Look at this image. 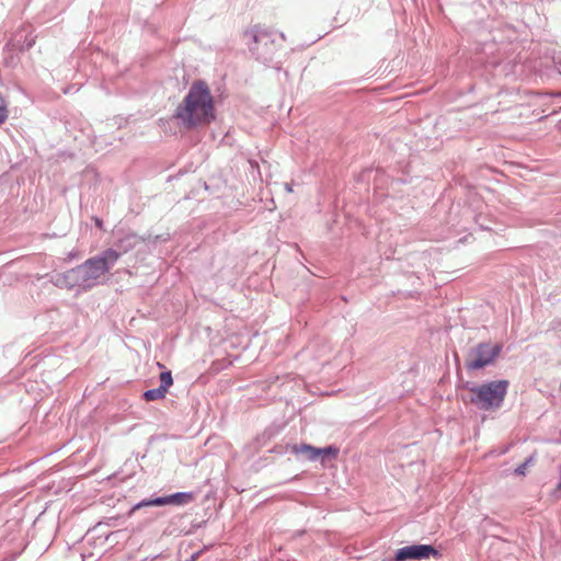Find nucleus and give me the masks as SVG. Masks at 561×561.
<instances>
[{
    "mask_svg": "<svg viewBox=\"0 0 561 561\" xmlns=\"http://www.w3.org/2000/svg\"><path fill=\"white\" fill-rule=\"evenodd\" d=\"M173 118L186 129L209 125L216 119L215 100L204 80L193 81L182 103L174 110Z\"/></svg>",
    "mask_w": 561,
    "mask_h": 561,
    "instance_id": "f257e3e1",
    "label": "nucleus"
},
{
    "mask_svg": "<svg viewBox=\"0 0 561 561\" xmlns=\"http://www.w3.org/2000/svg\"><path fill=\"white\" fill-rule=\"evenodd\" d=\"M533 462H534V456H529L528 458L525 459L524 462H522L520 465H518L515 468V470H514L515 474L525 476L528 466Z\"/></svg>",
    "mask_w": 561,
    "mask_h": 561,
    "instance_id": "f3484780",
    "label": "nucleus"
},
{
    "mask_svg": "<svg viewBox=\"0 0 561 561\" xmlns=\"http://www.w3.org/2000/svg\"><path fill=\"white\" fill-rule=\"evenodd\" d=\"M286 188H287V191H289V192L291 191V188H290V186H289V185H286Z\"/></svg>",
    "mask_w": 561,
    "mask_h": 561,
    "instance_id": "b1692460",
    "label": "nucleus"
},
{
    "mask_svg": "<svg viewBox=\"0 0 561 561\" xmlns=\"http://www.w3.org/2000/svg\"><path fill=\"white\" fill-rule=\"evenodd\" d=\"M93 221L99 229H103V220L99 217H93Z\"/></svg>",
    "mask_w": 561,
    "mask_h": 561,
    "instance_id": "aec40b11",
    "label": "nucleus"
},
{
    "mask_svg": "<svg viewBox=\"0 0 561 561\" xmlns=\"http://www.w3.org/2000/svg\"><path fill=\"white\" fill-rule=\"evenodd\" d=\"M442 553L433 545L413 543L396 550L393 557L382 561H422L438 558Z\"/></svg>",
    "mask_w": 561,
    "mask_h": 561,
    "instance_id": "423d86ee",
    "label": "nucleus"
},
{
    "mask_svg": "<svg viewBox=\"0 0 561 561\" xmlns=\"http://www.w3.org/2000/svg\"><path fill=\"white\" fill-rule=\"evenodd\" d=\"M195 499L194 492L182 491L167 495L168 505L172 506H185L193 502Z\"/></svg>",
    "mask_w": 561,
    "mask_h": 561,
    "instance_id": "9d476101",
    "label": "nucleus"
},
{
    "mask_svg": "<svg viewBox=\"0 0 561 561\" xmlns=\"http://www.w3.org/2000/svg\"><path fill=\"white\" fill-rule=\"evenodd\" d=\"M561 491V480H559V482L557 483V486L553 491V494H556L557 492Z\"/></svg>",
    "mask_w": 561,
    "mask_h": 561,
    "instance_id": "4be33fe9",
    "label": "nucleus"
},
{
    "mask_svg": "<svg viewBox=\"0 0 561 561\" xmlns=\"http://www.w3.org/2000/svg\"><path fill=\"white\" fill-rule=\"evenodd\" d=\"M474 221L481 230H492V219L489 217L488 214H484L483 211L476 214Z\"/></svg>",
    "mask_w": 561,
    "mask_h": 561,
    "instance_id": "4468645a",
    "label": "nucleus"
},
{
    "mask_svg": "<svg viewBox=\"0 0 561 561\" xmlns=\"http://www.w3.org/2000/svg\"><path fill=\"white\" fill-rule=\"evenodd\" d=\"M36 36L33 35L30 26L16 31L3 47L7 64L14 62V55L32 48Z\"/></svg>",
    "mask_w": 561,
    "mask_h": 561,
    "instance_id": "0eeeda50",
    "label": "nucleus"
},
{
    "mask_svg": "<svg viewBox=\"0 0 561 561\" xmlns=\"http://www.w3.org/2000/svg\"><path fill=\"white\" fill-rule=\"evenodd\" d=\"M340 448L336 445H328L324 447H317V460L322 465L331 460H335L339 457Z\"/></svg>",
    "mask_w": 561,
    "mask_h": 561,
    "instance_id": "9b49d317",
    "label": "nucleus"
},
{
    "mask_svg": "<svg viewBox=\"0 0 561 561\" xmlns=\"http://www.w3.org/2000/svg\"><path fill=\"white\" fill-rule=\"evenodd\" d=\"M165 394H167V391L162 387L159 386L158 388L146 390L142 393V399L145 401L150 402V401L163 399L165 397Z\"/></svg>",
    "mask_w": 561,
    "mask_h": 561,
    "instance_id": "ddd939ff",
    "label": "nucleus"
},
{
    "mask_svg": "<svg viewBox=\"0 0 561 561\" xmlns=\"http://www.w3.org/2000/svg\"><path fill=\"white\" fill-rule=\"evenodd\" d=\"M50 282L59 288H67L68 284L66 283L65 273H56L51 275Z\"/></svg>",
    "mask_w": 561,
    "mask_h": 561,
    "instance_id": "dca6fc26",
    "label": "nucleus"
},
{
    "mask_svg": "<svg viewBox=\"0 0 561 561\" xmlns=\"http://www.w3.org/2000/svg\"><path fill=\"white\" fill-rule=\"evenodd\" d=\"M160 387H162L167 392L169 388L173 385V376L171 370H163L160 373Z\"/></svg>",
    "mask_w": 561,
    "mask_h": 561,
    "instance_id": "2eb2a0df",
    "label": "nucleus"
},
{
    "mask_svg": "<svg viewBox=\"0 0 561 561\" xmlns=\"http://www.w3.org/2000/svg\"><path fill=\"white\" fill-rule=\"evenodd\" d=\"M252 42L249 49L252 56L265 66L280 69L279 50L284 47L283 33L254 26L251 30Z\"/></svg>",
    "mask_w": 561,
    "mask_h": 561,
    "instance_id": "f03ea898",
    "label": "nucleus"
},
{
    "mask_svg": "<svg viewBox=\"0 0 561 561\" xmlns=\"http://www.w3.org/2000/svg\"><path fill=\"white\" fill-rule=\"evenodd\" d=\"M65 273L66 283L68 284L67 289H72L75 287H78L82 289L81 279L79 276V272L76 267H72L70 270H67Z\"/></svg>",
    "mask_w": 561,
    "mask_h": 561,
    "instance_id": "f8f14e48",
    "label": "nucleus"
},
{
    "mask_svg": "<svg viewBox=\"0 0 561 561\" xmlns=\"http://www.w3.org/2000/svg\"><path fill=\"white\" fill-rule=\"evenodd\" d=\"M152 506L168 505L167 495L151 497Z\"/></svg>",
    "mask_w": 561,
    "mask_h": 561,
    "instance_id": "6ab92c4d",
    "label": "nucleus"
},
{
    "mask_svg": "<svg viewBox=\"0 0 561 561\" xmlns=\"http://www.w3.org/2000/svg\"><path fill=\"white\" fill-rule=\"evenodd\" d=\"M146 239L138 236L135 232H126L123 236L118 237L113 247L106 249L105 251L114 252L115 259L113 260V266L116 264L118 259L135 249L139 243L145 242Z\"/></svg>",
    "mask_w": 561,
    "mask_h": 561,
    "instance_id": "6e6552de",
    "label": "nucleus"
},
{
    "mask_svg": "<svg viewBox=\"0 0 561 561\" xmlns=\"http://www.w3.org/2000/svg\"><path fill=\"white\" fill-rule=\"evenodd\" d=\"M503 348L501 343L480 342L468 352L465 367L469 371H476L485 368L494 363Z\"/></svg>",
    "mask_w": 561,
    "mask_h": 561,
    "instance_id": "39448f33",
    "label": "nucleus"
},
{
    "mask_svg": "<svg viewBox=\"0 0 561 561\" xmlns=\"http://www.w3.org/2000/svg\"><path fill=\"white\" fill-rule=\"evenodd\" d=\"M152 506V500L151 499H144L140 502L134 504L129 511V515H131L134 512L144 508V507H151Z\"/></svg>",
    "mask_w": 561,
    "mask_h": 561,
    "instance_id": "a211bd4d",
    "label": "nucleus"
},
{
    "mask_svg": "<svg viewBox=\"0 0 561 561\" xmlns=\"http://www.w3.org/2000/svg\"><path fill=\"white\" fill-rule=\"evenodd\" d=\"M160 239V236H156L154 237V240H153V243H157V241Z\"/></svg>",
    "mask_w": 561,
    "mask_h": 561,
    "instance_id": "5701e85b",
    "label": "nucleus"
},
{
    "mask_svg": "<svg viewBox=\"0 0 561 561\" xmlns=\"http://www.w3.org/2000/svg\"><path fill=\"white\" fill-rule=\"evenodd\" d=\"M289 451L296 456H301L304 460L318 461L317 460V447L301 443L295 444L289 447Z\"/></svg>",
    "mask_w": 561,
    "mask_h": 561,
    "instance_id": "1a4fd4ad",
    "label": "nucleus"
},
{
    "mask_svg": "<svg viewBox=\"0 0 561 561\" xmlns=\"http://www.w3.org/2000/svg\"><path fill=\"white\" fill-rule=\"evenodd\" d=\"M508 380H492L481 385H473L470 381L462 383V388L470 391L468 398L462 397L463 402L472 403L481 411H493L502 407L507 394Z\"/></svg>",
    "mask_w": 561,
    "mask_h": 561,
    "instance_id": "7ed1b4c3",
    "label": "nucleus"
},
{
    "mask_svg": "<svg viewBox=\"0 0 561 561\" xmlns=\"http://www.w3.org/2000/svg\"><path fill=\"white\" fill-rule=\"evenodd\" d=\"M561 327V319H556L552 321V328L559 329Z\"/></svg>",
    "mask_w": 561,
    "mask_h": 561,
    "instance_id": "412c9836",
    "label": "nucleus"
},
{
    "mask_svg": "<svg viewBox=\"0 0 561 561\" xmlns=\"http://www.w3.org/2000/svg\"><path fill=\"white\" fill-rule=\"evenodd\" d=\"M114 252L102 251L77 266L82 284V290H90L99 278L113 267Z\"/></svg>",
    "mask_w": 561,
    "mask_h": 561,
    "instance_id": "20e7f679",
    "label": "nucleus"
}]
</instances>
